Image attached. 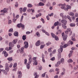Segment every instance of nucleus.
<instances>
[{"label":"nucleus","instance_id":"34","mask_svg":"<svg viewBox=\"0 0 78 78\" xmlns=\"http://www.w3.org/2000/svg\"><path fill=\"white\" fill-rule=\"evenodd\" d=\"M45 46V44H44L43 45H41L40 46V49H43L44 48V47Z\"/></svg>","mask_w":78,"mask_h":78},{"label":"nucleus","instance_id":"50","mask_svg":"<svg viewBox=\"0 0 78 78\" xmlns=\"http://www.w3.org/2000/svg\"><path fill=\"white\" fill-rule=\"evenodd\" d=\"M54 72V69H51L50 70L49 72H50V73H51V72Z\"/></svg>","mask_w":78,"mask_h":78},{"label":"nucleus","instance_id":"33","mask_svg":"<svg viewBox=\"0 0 78 78\" xmlns=\"http://www.w3.org/2000/svg\"><path fill=\"white\" fill-rule=\"evenodd\" d=\"M27 36L26 35H23L22 37V39L23 41H25V39H26V37Z\"/></svg>","mask_w":78,"mask_h":78},{"label":"nucleus","instance_id":"15","mask_svg":"<svg viewBox=\"0 0 78 78\" xmlns=\"http://www.w3.org/2000/svg\"><path fill=\"white\" fill-rule=\"evenodd\" d=\"M44 5V4L42 2H40L37 5V6H43Z\"/></svg>","mask_w":78,"mask_h":78},{"label":"nucleus","instance_id":"18","mask_svg":"<svg viewBox=\"0 0 78 78\" xmlns=\"http://www.w3.org/2000/svg\"><path fill=\"white\" fill-rule=\"evenodd\" d=\"M14 35L15 36L18 37L19 36V33L17 31H16L14 33Z\"/></svg>","mask_w":78,"mask_h":78},{"label":"nucleus","instance_id":"61","mask_svg":"<svg viewBox=\"0 0 78 78\" xmlns=\"http://www.w3.org/2000/svg\"><path fill=\"white\" fill-rule=\"evenodd\" d=\"M46 18L48 20H50V18H49L48 15L46 16Z\"/></svg>","mask_w":78,"mask_h":78},{"label":"nucleus","instance_id":"24","mask_svg":"<svg viewBox=\"0 0 78 78\" xmlns=\"http://www.w3.org/2000/svg\"><path fill=\"white\" fill-rule=\"evenodd\" d=\"M2 72H3V73L5 74V75H7V71L6 72V71L4 69H3L2 70Z\"/></svg>","mask_w":78,"mask_h":78},{"label":"nucleus","instance_id":"57","mask_svg":"<svg viewBox=\"0 0 78 78\" xmlns=\"http://www.w3.org/2000/svg\"><path fill=\"white\" fill-rule=\"evenodd\" d=\"M12 23V22H11V20H9L8 21V24H11Z\"/></svg>","mask_w":78,"mask_h":78},{"label":"nucleus","instance_id":"8","mask_svg":"<svg viewBox=\"0 0 78 78\" xmlns=\"http://www.w3.org/2000/svg\"><path fill=\"white\" fill-rule=\"evenodd\" d=\"M66 7L67 8H65V7H64V9L66 11H68V9H71V6L69 5H67Z\"/></svg>","mask_w":78,"mask_h":78},{"label":"nucleus","instance_id":"52","mask_svg":"<svg viewBox=\"0 0 78 78\" xmlns=\"http://www.w3.org/2000/svg\"><path fill=\"white\" fill-rule=\"evenodd\" d=\"M13 65V64H12V63H11L9 66V67H10V68H11V67H12Z\"/></svg>","mask_w":78,"mask_h":78},{"label":"nucleus","instance_id":"55","mask_svg":"<svg viewBox=\"0 0 78 78\" xmlns=\"http://www.w3.org/2000/svg\"><path fill=\"white\" fill-rule=\"evenodd\" d=\"M27 63V59H25L24 60V64L26 65Z\"/></svg>","mask_w":78,"mask_h":78},{"label":"nucleus","instance_id":"2","mask_svg":"<svg viewBox=\"0 0 78 78\" xmlns=\"http://www.w3.org/2000/svg\"><path fill=\"white\" fill-rule=\"evenodd\" d=\"M17 40H14L12 42H10L9 43V46H12V47H14V44L17 43Z\"/></svg>","mask_w":78,"mask_h":78},{"label":"nucleus","instance_id":"46","mask_svg":"<svg viewBox=\"0 0 78 78\" xmlns=\"http://www.w3.org/2000/svg\"><path fill=\"white\" fill-rule=\"evenodd\" d=\"M9 32H13V29L12 28L10 29L9 30Z\"/></svg>","mask_w":78,"mask_h":78},{"label":"nucleus","instance_id":"1","mask_svg":"<svg viewBox=\"0 0 78 78\" xmlns=\"http://www.w3.org/2000/svg\"><path fill=\"white\" fill-rule=\"evenodd\" d=\"M61 22L62 23H63L62 24V26L63 28H64V29H65V30H66V29H67V26L66 25L67 24V21L64 20H61Z\"/></svg>","mask_w":78,"mask_h":78},{"label":"nucleus","instance_id":"58","mask_svg":"<svg viewBox=\"0 0 78 78\" xmlns=\"http://www.w3.org/2000/svg\"><path fill=\"white\" fill-rule=\"evenodd\" d=\"M15 7H17L18 6V3L17 2H16V5H15Z\"/></svg>","mask_w":78,"mask_h":78},{"label":"nucleus","instance_id":"45","mask_svg":"<svg viewBox=\"0 0 78 78\" xmlns=\"http://www.w3.org/2000/svg\"><path fill=\"white\" fill-rule=\"evenodd\" d=\"M51 35L52 37L53 38H55V36H56V35H55V34H54L53 33H51Z\"/></svg>","mask_w":78,"mask_h":78},{"label":"nucleus","instance_id":"27","mask_svg":"<svg viewBox=\"0 0 78 78\" xmlns=\"http://www.w3.org/2000/svg\"><path fill=\"white\" fill-rule=\"evenodd\" d=\"M69 15L70 16H74V13L72 12H69Z\"/></svg>","mask_w":78,"mask_h":78},{"label":"nucleus","instance_id":"26","mask_svg":"<svg viewBox=\"0 0 78 78\" xmlns=\"http://www.w3.org/2000/svg\"><path fill=\"white\" fill-rule=\"evenodd\" d=\"M31 11H32V13H30V14L31 15H33V13H34L35 12V10H34V9H31Z\"/></svg>","mask_w":78,"mask_h":78},{"label":"nucleus","instance_id":"11","mask_svg":"<svg viewBox=\"0 0 78 78\" xmlns=\"http://www.w3.org/2000/svg\"><path fill=\"white\" fill-rule=\"evenodd\" d=\"M41 44V41L38 40L35 43V45L36 47L39 46Z\"/></svg>","mask_w":78,"mask_h":78},{"label":"nucleus","instance_id":"16","mask_svg":"<svg viewBox=\"0 0 78 78\" xmlns=\"http://www.w3.org/2000/svg\"><path fill=\"white\" fill-rule=\"evenodd\" d=\"M9 10L8 8H4V13H5V14H7L8 12V11Z\"/></svg>","mask_w":78,"mask_h":78},{"label":"nucleus","instance_id":"44","mask_svg":"<svg viewBox=\"0 0 78 78\" xmlns=\"http://www.w3.org/2000/svg\"><path fill=\"white\" fill-rule=\"evenodd\" d=\"M27 11V8L26 7H24L23 10V12H25L26 11Z\"/></svg>","mask_w":78,"mask_h":78},{"label":"nucleus","instance_id":"19","mask_svg":"<svg viewBox=\"0 0 78 78\" xmlns=\"http://www.w3.org/2000/svg\"><path fill=\"white\" fill-rule=\"evenodd\" d=\"M34 75L35 77H36H36H39V75H37V73L36 72H35L34 73Z\"/></svg>","mask_w":78,"mask_h":78},{"label":"nucleus","instance_id":"7","mask_svg":"<svg viewBox=\"0 0 78 78\" xmlns=\"http://www.w3.org/2000/svg\"><path fill=\"white\" fill-rule=\"evenodd\" d=\"M17 75H18V78H21L22 76V72L20 71H18L17 73Z\"/></svg>","mask_w":78,"mask_h":78},{"label":"nucleus","instance_id":"4","mask_svg":"<svg viewBox=\"0 0 78 78\" xmlns=\"http://www.w3.org/2000/svg\"><path fill=\"white\" fill-rule=\"evenodd\" d=\"M60 17H62V20H64V19H66L67 18V16L66 15L64 16L63 13H61L60 14Z\"/></svg>","mask_w":78,"mask_h":78},{"label":"nucleus","instance_id":"28","mask_svg":"<svg viewBox=\"0 0 78 78\" xmlns=\"http://www.w3.org/2000/svg\"><path fill=\"white\" fill-rule=\"evenodd\" d=\"M27 7L28 8H31V7H33V5L31 4H27Z\"/></svg>","mask_w":78,"mask_h":78},{"label":"nucleus","instance_id":"59","mask_svg":"<svg viewBox=\"0 0 78 78\" xmlns=\"http://www.w3.org/2000/svg\"><path fill=\"white\" fill-rule=\"evenodd\" d=\"M58 32L59 34L61 33H62V30H61V29H59L58 30Z\"/></svg>","mask_w":78,"mask_h":78},{"label":"nucleus","instance_id":"5","mask_svg":"<svg viewBox=\"0 0 78 78\" xmlns=\"http://www.w3.org/2000/svg\"><path fill=\"white\" fill-rule=\"evenodd\" d=\"M5 70H6V71H7V72H8L9 70V68L8 67V66H9V64L8 63H6L5 64Z\"/></svg>","mask_w":78,"mask_h":78},{"label":"nucleus","instance_id":"37","mask_svg":"<svg viewBox=\"0 0 78 78\" xmlns=\"http://www.w3.org/2000/svg\"><path fill=\"white\" fill-rule=\"evenodd\" d=\"M53 15H54V14L53 13H51L50 14H48V16H49V17H51V16H53Z\"/></svg>","mask_w":78,"mask_h":78},{"label":"nucleus","instance_id":"6","mask_svg":"<svg viewBox=\"0 0 78 78\" xmlns=\"http://www.w3.org/2000/svg\"><path fill=\"white\" fill-rule=\"evenodd\" d=\"M60 48H59L58 50V53H61V52H62V51L63 50V46L62 45H61L60 46Z\"/></svg>","mask_w":78,"mask_h":78},{"label":"nucleus","instance_id":"22","mask_svg":"<svg viewBox=\"0 0 78 78\" xmlns=\"http://www.w3.org/2000/svg\"><path fill=\"white\" fill-rule=\"evenodd\" d=\"M67 19H68L69 20L70 22H72V19H71V17H70V16L68 15L67 16Z\"/></svg>","mask_w":78,"mask_h":78},{"label":"nucleus","instance_id":"12","mask_svg":"<svg viewBox=\"0 0 78 78\" xmlns=\"http://www.w3.org/2000/svg\"><path fill=\"white\" fill-rule=\"evenodd\" d=\"M2 54H4V56L5 58H6V57L8 56V53L7 52H6V51H4L2 52Z\"/></svg>","mask_w":78,"mask_h":78},{"label":"nucleus","instance_id":"62","mask_svg":"<svg viewBox=\"0 0 78 78\" xmlns=\"http://www.w3.org/2000/svg\"><path fill=\"white\" fill-rule=\"evenodd\" d=\"M68 46V45L67 44H65L63 46V48H66Z\"/></svg>","mask_w":78,"mask_h":78},{"label":"nucleus","instance_id":"14","mask_svg":"<svg viewBox=\"0 0 78 78\" xmlns=\"http://www.w3.org/2000/svg\"><path fill=\"white\" fill-rule=\"evenodd\" d=\"M60 64H61V62L60 61H58L56 64H55V67H58Z\"/></svg>","mask_w":78,"mask_h":78},{"label":"nucleus","instance_id":"53","mask_svg":"<svg viewBox=\"0 0 78 78\" xmlns=\"http://www.w3.org/2000/svg\"><path fill=\"white\" fill-rule=\"evenodd\" d=\"M65 74V72H63L61 73V76H63V75H64Z\"/></svg>","mask_w":78,"mask_h":78},{"label":"nucleus","instance_id":"20","mask_svg":"<svg viewBox=\"0 0 78 78\" xmlns=\"http://www.w3.org/2000/svg\"><path fill=\"white\" fill-rule=\"evenodd\" d=\"M57 56H58V59H59L61 58V53H58V54Z\"/></svg>","mask_w":78,"mask_h":78},{"label":"nucleus","instance_id":"29","mask_svg":"<svg viewBox=\"0 0 78 78\" xmlns=\"http://www.w3.org/2000/svg\"><path fill=\"white\" fill-rule=\"evenodd\" d=\"M30 64L27 63L26 65V67L27 69H30Z\"/></svg>","mask_w":78,"mask_h":78},{"label":"nucleus","instance_id":"17","mask_svg":"<svg viewBox=\"0 0 78 78\" xmlns=\"http://www.w3.org/2000/svg\"><path fill=\"white\" fill-rule=\"evenodd\" d=\"M24 49H25V47H22L21 48V50H20V53L22 54L23 53V52H24V51H23V50H24Z\"/></svg>","mask_w":78,"mask_h":78},{"label":"nucleus","instance_id":"56","mask_svg":"<svg viewBox=\"0 0 78 78\" xmlns=\"http://www.w3.org/2000/svg\"><path fill=\"white\" fill-rule=\"evenodd\" d=\"M55 57H53L50 59V60L51 61H54L55 60Z\"/></svg>","mask_w":78,"mask_h":78},{"label":"nucleus","instance_id":"30","mask_svg":"<svg viewBox=\"0 0 78 78\" xmlns=\"http://www.w3.org/2000/svg\"><path fill=\"white\" fill-rule=\"evenodd\" d=\"M59 25V22L57 21V22H56L54 23V26H58Z\"/></svg>","mask_w":78,"mask_h":78},{"label":"nucleus","instance_id":"49","mask_svg":"<svg viewBox=\"0 0 78 78\" xmlns=\"http://www.w3.org/2000/svg\"><path fill=\"white\" fill-rule=\"evenodd\" d=\"M46 72H45L44 73L42 74V77H45V74H46Z\"/></svg>","mask_w":78,"mask_h":78},{"label":"nucleus","instance_id":"54","mask_svg":"<svg viewBox=\"0 0 78 78\" xmlns=\"http://www.w3.org/2000/svg\"><path fill=\"white\" fill-rule=\"evenodd\" d=\"M17 20V19H15V17H13V22L14 23H16V21Z\"/></svg>","mask_w":78,"mask_h":78},{"label":"nucleus","instance_id":"38","mask_svg":"<svg viewBox=\"0 0 78 78\" xmlns=\"http://www.w3.org/2000/svg\"><path fill=\"white\" fill-rule=\"evenodd\" d=\"M36 35L37 36V37H40L41 35H40V34H39V32H37L36 33Z\"/></svg>","mask_w":78,"mask_h":78},{"label":"nucleus","instance_id":"13","mask_svg":"<svg viewBox=\"0 0 78 78\" xmlns=\"http://www.w3.org/2000/svg\"><path fill=\"white\" fill-rule=\"evenodd\" d=\"M28 57L29 58V64H30L31 63V62H32V59H31V55H28Z\"/></svg>","mask_w":78,"mask_h":78},{"label":"nucleus","instance_id":"3","mask_svg":"<svg viewBox=\"0 0 78 78\" xmlns=\"http://www.w3.org/2000/svg\"><path fill=\"white\" fill-rule=\"evenodd\" d=\"M64 33H62V35L63 38V39L64 41H66L67 38V35H64Z\"/></svg>","mask_w":78,"mask_h":78},{"label":"nucleus","instance_id":"43","mask_svg":"<svg viewBox=\"0 0 78 78\" xmlns=\"http://www.w3.org/2000/svg\"><path fill=\"white\" fill-rule=\"evenodd\" d=\"M51 42H48V43H46V45L47 46H49L50 44H51Z\"/></svg>","mask_w":78,"mask_h":78},{"label":"nucleus","instance_id":"35","mask_svg":"<svg viewBox=\"0 0 78 78\" xmlns=\"http://www.w3.org/2000/svg\"><path fill=\"white\" fill-rule=\"evenodd\" d=\"M51 49H52V48H50L48 49V51L49 53H51Z\"/></svg>","mask_w":78,"mask_h":78},{"label":"nucleus","instance_id":"9","mask_svg":"<svg viewBox=\"0 0 78 78\" xmlns=\"http://www.w3.org/2000/svg\"><path fill=\"white\" fill-rule=\"evenodd\" d=\"M58 6H62L61 7V9H64V7L66 6V4H64V5L59 4H58Z\"/></svg>","mask_w":78,"mask_h":78},{"label":"nucleus","instance_id":"36","mask_svg":"<svg viewBox=\"0 0 78 78\" xmlns=\"http://www.w3.org/2000/svg\"><path fill=\"white\" fill-rule=\"evenodd\" d=\"M67 61L68 62H73V60H72V59H69Z\"/></svg>","mask_w":78,"mask_h":78},{"label":"nucleus","instance_id":"48","mask_svg":"<svg viewBox=\"0 0 78 78\" xmlns=\"http://www.w3.org/2000/svg\"><path fill=\"white\" fill-rule=\"evenodd\" d=\"M51 5H50V2H48V3L46 5V6L47 7H48V6H50Z\"/></svg>","mask_w":78,"mask_h":78},{"label":"nucleus","instance_id":"39","mask_svg":"<svg viewBox=\"0 0 78 78\" xmlns=\"http://www.w3.org/2000/svg\"><path fill=\"white\" fill-rule=\"evenodd\" d=\"M55 40H56V41H58V40H59V38H58V36H55Z\"/></svg>","mask_w":78,"mask_h":78},{"label":"nucleus","instance_id":"21","mask_svg":"<svg viewBox=\"0 0 78 78\" xmlns=\"http://www.w3.org/2000/svg\"><path fill=\"white\" fill-rule=\"evenodd\" d=\"M60 62L62 64H64V59L63 58H62L60 59Z\"/></svg>","mask_w":78,"mask_h":78},{"label":"nucleus","instance_id":"23","mask_svg":"<svg viewBox=\"0 0 78 78\" xmlns=\"http://www.w3.org/2000/svg\"><path fill=\"white\" fill-rule=\"evenodd\" d=\"M38 63V62L37 61L35 60L34 61V63L33 64V65H35V66H37V63Z\"/></svg>","mask_w":78,"mask_h":78},{"label":"nucleus","instance_id":"64","mask_svg":"<svg viewBox=\"0 0 78 78\" xmlns=\"http://www.w3.org/2000/svg\"><path fill=\"white\" fill-rule=\"evenodd\" d=\"M5 50L6 51H9V48L8 47H7L5 48Z\"/></svg>","mask_w":78,"mask_h":78},{"label":"nucleus","instance_id":"32","mask_svg":"<svg viewBox=\"0 0 78 78\" xmlns=\"http://www.w3.org/2000/svg\"><path fill=\"white\" fill-rule=\"evenodd\" d=\"M7 60L9 61H12V57H9L8 58Z\"/></svg>","mask_w":78,"mask_h":78},{"label":"nucleus","instance_id":"41","mask_svg":"<svg viewBox=\"0 0 78 78\" xmlns=\"http://www.w3.org/2000/svg\"><path fill=\"white\" fill-rule=\"evenodd\" d=\"M17 63H14L13 66V68H14L15 67H16L17 66Z\"/></svg>","mask_w":78,"mask_h":78},{"label":"nucleus","instance_id":"60","mask_svg":"<svg viewBox=\"0 0 78 78\" xmlns=\"http://www.w3.org/2000/svg\"><path fill=\"white\" fill-rule=\"evenodd\" d=\"M41 21H42V23H45V21H44V19H43V18H41Z\"/></svg>","mask_w":78,"mask_h":78},{"label":"nucleus","instance_id":"40","mask_svg":"<svg viewBox=\"0 0 78 78\" xmlns=\"http://www.w3.org/2000/svg\"><path fill=\"white\" fill-rule=\"evenodd\" d=\"M21 27L22 30L25 29V25L23 24H21Z\"/></svg>","mask_w":78,"mask_h":78},{"label":"nucleus","instance_id":"31","mask_svg":"<svg viewBox=\"0 0 78 78\" xmlns=\"http://www.w3.org/2000/svg\"><path fill=\"white\" fill-rule=\"evenodd\" d=\"M75 35H73L72 36V40L73 41H75Z\"/></svg>","mask_w":78,"mask_h":78},{"label":"nucleus","instance_id":"63","mask_svg":"<svg viewBox=\"0 0 78 78\" xmlns=\"http://www.w3.org/2000/svg\"><path fill=\"white\" fill-rule=\"evenodd\" d=\"M30 33H31V32H30L29 31H27L26 32V34H30Z\"/></svg>","mask_w":78,"mask_h":78},{"label":"nucleus","instance_id":"47","mask_svg":"<svg viewBox=\"0 0 78 78\" xmlns=\"http://www.w3.org/2000/svg\"><path fill=\"white\" fill-rule=\"evenodd\" d=\"M23 16H21V20H20V22H22V21L23 20Z\"/></svg>","mask_w":78,"mask_h":78},{"label":"nucleus","instance_id":"51","mask_svg":"<svg viewBox=\"0 0 78 78\" xmlns=\"http://www.w3.org/2000/svg\"><path fill=\"white\" fill-rule=\"evenodd\" d=\"M66 31H68L69 32L71 31V29L70 28H68L66 29Z\"/></svg>","mask_w":78,"mask_h":78},{"label":"nucleus","instance_id":"25","mask_svg":"<svg viewBox=\"0 0 78 78\" xmlns=\"http://www.w3.org/2000/svg\"><path fill=\"white\" fill-rule=\"evenodd\" d=\"M69 25H70V26L71 27H75V24L71 23L69 24Z\"/></svg>","mask_w":78,"mask_h":78},{"label":"nucleus","instance_id":"10","mask_svg":"<svg viewBox=\"0 0 78 78\" xmlns=\"http://www.w3.org/2000/svg\"><path fill=\"white\" fill-rule=\"evenodd\" d=\"M25 45L24 48H28V43L27 41H25L24 42Z\"/></svg>","mask_w":78,"mask_h":78},{"label":"nucleus","instance_id":"42","mask_svg":"<svg viewBox=\"0 0 78 78\" xmlns=\"http://www.w3.org/2000/svg\"><path fill=\"white\" fill-rule=\"evenodd\" d=\"M21 26H22V23H21L17 25V27L18 28H20V27H21Z\"/></svg>","mask_w":78,"mask_h":78}]
</instances>
